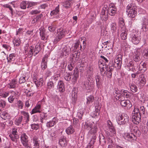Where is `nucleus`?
I'll return each instance as SVG.
<instances>
[{
  "label": "nucleus",
  "mask_w": 148,
  "mask_h": 148,
  "mask_svg": "<svg viewBox=\"0 0 148 148\" xmlns=\"http://www.w3.org/2000/svg\"><path fill=\"white\" fill-rule=\"evenodd\" d=\"M116 121L118 124L120 125H123L127 123L129 121V117L126 114H117L116 117Z\"/></svg>",
  "instance_id": "obj_1"
},
{
  "label": "nucleus",
  "mask_w": 148,
  "mask_h": 148,
  "mask_svg": "<svg viewBox=\"0 0 148 148\" xmlns=\"http://www.w3.org/2000/svg\"><path fill=\"white\" fill-rule=\"evenodd\" d=\"M141 116V113H140L139 109L137 108H135L132 114V121L136 124H138L140 121Z\"/></svg>",
  "instance_id": "obj_2"
},
{
  "label": "nucleus",
  "mask_w": 148,
  "mask_h": 148,
  "mask_svg": "<svg viewBox=\"0 0 148 148\" xmlns=\"http://www.w3.org/2000/svg\"><path fill=\"white\" fill-rule=\"evenodd\" d=\"M71 46L68 44L62 45L60 49V52L61 56L65 57L68 56L71 53Z\"/></svg>",
  "instance_id": "obj_3"
},
{
  "label": "nucleus",
  "mask_w": 148,
  "mask_h": 148,
  "mask_svg": "<svg viewBox=\"0 0 148 148\" xmlns=\"http://www.w3.org/2000/svg\"><path fill=\"white\" fill-rule=\"evenodd\" d=\"M126 12L128 13V16L131 18H134L135 17L137 12L133 8V7H131L129 5L127 6Z\"/></svg>",
  "instance_id": "obj_4"
},
{
  "label": "nucleus",
  "mask_w": 148,
  "mask_h": 148,
  "mask_svg": "<svg viewBox=\"0 0 148 148\" xmlns=\"http://www.w3.org/2000/svg\"><path fill=\"white\" fill-rule=\"evenodd\" d=\"M21 138V142L23 146L26 148H30L28 143V137L25 134H23Z\"/></svg>",
  "instance_id": "obj_5"
},
{
  "label": "nucleus",
  "mask_w": 148,
  "mask_h": 148,
  "mask_svg": "<svg viewBox=\"0 0 148 148\" xmlns=\"http://www.w3.org/2000/svg\"><path fill=\"white\" fill-rule=\"evenodd\" d=\"M130 128L131 132L135 133L136 136H139L140 135V132L136 126L131 125L130 126Z\"/></svg>",
  "instance_id": "obj_6"
},
{
  "label": "nucleus",
  "mask_w": 148,
  "mask_h": 148,
  "mask_svg": "<svg viewBox=\"0 0 148 148\" xmlns=\"http://www.w3.org/2000/svg\"><path fill=\"white\" fill-rule=\"evenodd\" d=\"M59 143L61 146L64 147L66 146L67 144L66 138L64 136H61L59 140Z\"/></svg>",
  "instance_id": "obj_7"
},
{
  "label": "nucleus",
  "mask_w": 148,
  "mask_h": 148,
  "mask_svg": "<svg viewBox=\"0 0 148 148\" xmlns=\"http://www.w3.org/2000/svg\"><path fill=\"white\" fill-rule=\"evenodd\" d=\"M95 110L92 114L91 115L93 117L95 118L96 117L98 116L100 113V110L101 108V106H95Z\"/></svg>",
  "instance_id": "obj_8"
},
{
  "label": "nucleus",
  "mask_w": 148,
  "mask_h": 148,
  "mask_svg": "<svg viewBox=\"0 0 148 148\" xmlns=\"http://www.w3.org/2000/svg\"><path fill=\"white\" fill-rule=\"evenodd\" d=\"M142 29L143 31L145 32L147 30V24L148 23V20L145 18H143L142 21Z\"/></svg>",
  "instance_id": "obj_9"
},
{
  "label": "nucleus",
  "mask_w": 148,
  "mask_h": 148,
  "mask_svg": "<svg viewBox=\"0 0 148 148\" xmlns=\"http://www.w3.org/2000/svg\"><path fill=\"white\" fill-rule=\"evenodd\" d=\"M65 35V32L62 28H60L57 30L56 34L57 37H59L61 39L64 37Z\"/></svg>",
  "instance_id": "obj_10"
},
{
  "label": "nucleus",
  "mask_w": 148,
  "mask_h": 148,
  "mask_svg": "<svg viewBox=\"0 0 148 148\" xmlns=\"http://www.w3.org/2000/svg\"><path fill=\"white\" fill-rule=\"evenodd\" d=\"M93 124V123L89 121H87L85 122L84 125L85 129L88 131H89L92 127V125Z\"/></svg>",
  "instance_id": "obj_11"
},
{
  "label": "nucleus",
  "mask_w": 148,
  "mask_h": 148,
  "mask_svg": "<svg viewBox=\"0 0 148 148\" xmlns=\"http://www.w3.org/2000/svg\"><path fill=\"white\" fill-rule=\"evenodd\" d=\"M75 53V54L72 53L71 57L70 58L69 61H71V62L75 63L77 61L79 58V54H77V55H76Z\"/></svg>",
  "instance_id": "obj_12"
},
{
  "label": "nucleus",
  "mask_w": 148,
  "mask_h": 148,
  "mask_svg": "<svg viewBox=\"0 0 148 148\" xmlns=\"http://www.w3.org/2000/svg\"><path fill=\"white\" fill-rule=\"evenodd\" d=\"M58 87L59 90L60 92H63L64 91V86L63 82L62 81H60L58 84Z\"/></svg>",
  "instance_id": "obj_13"
},
{
  "label": "nucleus",
  "mask_w": 148,
  "mask_h": 148,
  "mask_svg": "<svg viewBox=\"0 0 148 148\" xmlns=\"http://www.w3.org/2000/svg\"><path fill=\"white\" fill-rule=\"evenodd\" d=\"M121 57V55H118L117 58L114 60V61L115 63V64H114V65H115V64H116L117 66H121V64L122 63V58Z\"/></svg>",
  "instance_id": "obj_14"
},
{
  "label": "nucleus",
  "mask_w": 148,
  "mask_h": 148,
  "mask_svg": "<svg viewBox=\"0 0 148 148\" xmlns=\"http://www.w3.org/2000/svg\"><path fill=\"white\" fill-rule=\"evenodd\" d=\"M125 138L128 140H130L131 139H135L136 138V137L134 134L131 133L130 134H127L125 135Z\"/></svg>",
  "instance_id": "obj_15"
},
{
  "label": "nucleus",
  "mask_w": 148,
  "mask_h": 148,
  "mask_svg": "<svg viewBox=\"0 0 148 148\" xmlns=\"http://www.w3.org/2000/svg\"><path fill=\"white\" fill-rule=\"evenodd\" d=\"M41 50V46L40 43H37L35 46L34 49V52L35 53L34 54V56H36Z\"/></svg>",
  "instance_id": "obj_16"
},
{
  "label": "nucleus",
  "mask_w": 148,
  "mask_h": 148,
  "mask_svg": "<svg viewBox=\"0 0 148 148\" xmlns=\"http://www.w3.org/2000/svg\"><path fill=\"white\" fill-rule=\"evenodd\" d=\"M131 93L128 91L125 90H121V95L123 96L124 97L129 98L130 97Z\"/></svg>",
  "instance_id": "obj_17"
},
{
  "label": "nucleus",
  "mask_w": 148,
  "mask_h": 148,
  "mask_svg": "<svg viewBox=\"0 0 148 148\" xmlns=\"http://www.w3.org/2000/svg\"><path fill=\"white\" fill-rule=\"evenodd\" d=\"M139 79H140V83L145 85L146 82V77L145 76V75L143 74H141L139 76Z\"/></svg>",
  "instance_id": "obj_18"
},
{
  "label": "nucleus",
  "mask_w": 148,
  "mask_h": 148,
  "mask_svg": "<svg viewBox=\"0 0 148 148\" xmlns=\"http://www.w3.org/2000/svg\"><path fill=\"white\" fill-rule=\"evenodd\" d=\"M34 81L37 87H38L42 85L43 80L42 78H40L39 79V80H37L36 79H34Z\"/></svg>",
  "instance_id": "obj_19"
},
{
  "label": "nucleus",
  "mask_w": 148,
  "mask_h": 148,
  "mask_svg": "<svg viewBox=\"0 0 148 148\" xmlns=\"http://www.w3.org/2000/svg\"><path fill=\"white\" fill-rule=\"evenodd\" d=\"M132 42L134 44H137L139 42V38L135 35L132 36Z\"/></svg>",
  "instance_id": "obj_20"
},
{
  "label": "nucleus",
  "mask_w": 148,
  "mask_h": 148,
  "mask_svg": "<svg viewBox=\"0 0 148 148\" xmlns=\"http://www.w3.org/2000/svg\"><path fill=\"white\" fill-rule=\"evenodd\" d=\"M1 117L4 120H8L10 119V116L8 113L5 112H2L1 115Z\"/></svg>",
  "instance_id": "obj_21"
},
{
  "label": "nucleus",
  "mask_w": 148,
  "mask_h": 148,
  "mask_svg": "<svg viewBox=\"0 0 148 148\" xmlns=\"http://www.w3.org/2000/svg\"><path fill=\"white\" fill-rule=\"evenodd\" d=\"M34 47L32 46L29 47V51H25V53L26 55H27V56L29 57H31L33 56V49Z\"/></svg>",
  "instance_id": "obj_22"
},
{
  "label": "nucleus",
  "mask_w": 148,
  "mask_h": 148,
  "mask_svg": "<svg viewBox=\"0 0 148 148\" xmlns=\"http://www.w3.org/2000/svg\"><path fill=\"white\" fill-rule=\"evenodd\" d=\"M66 132L67 134H73L75 132V130L73 126L70 125L66 129Z\"/></svg>",
  "instance_id": "obj_23"
},
{
  "label": "nucleus",
  "mask_w": 148,
  "mask_h": 148,
  "mask_svg": "<svg viewBox=\"0 0 148 148\" xmlns=\"http://www.w3.org/2000/svg\"><path fill=\"white\" fill-rule=\"evenodd\" d=\"M73 75V79L75 81L77 80L79 75V72L78 71L77 68H75L74 70Z\"/></svg>",
  "instance_id": "obj_24"
},
{
  "label": "nucleus",
  "mask_w": 148,
  "mask_h": 148,
  "mask_svg": "<svg viewBox=\"0 0 148 148\" xmlns=\"http://www.w3.org/2000/svg\"><path fill=\"white\" fill-rule=\"evenodd\" d=\"M142 55L144 58L146 59H148V49H144L142 51Z\"/></svg>",
  "instance_id": "obj_25"
},
{
  "label": "nucleus",
  "mask_w": 148,
  "mask_h": 148,
  "mask_svg": "<svg viewBox=\"0 0 148 148\" xmlns=\"http://www.w3.org/2000/svg\"><path fill=\"white\" fill-rule=\"evenodd\" d=\"M105 69L106 71L105 73H106L108 77L110 78L111 77V69L110 68V66H108L107 67L106 66Z\"/></svg>",
  "instance_id": "obj_26"
},
{
  "label": "nucleus",
  "mask_w": 148,
  "mask_h": 148,
  "mask_svg": "<svg viewBox=\"0 0 148 148\" xmlns=\"http://www.w3.org/2000/svg\"><path fill=\"white\" fill-rule=\"evenodd\" d=\"M95 79L97 86L99 88L101 84V79L99 76L97 75L95 77Z\"/></svg>",
  "instance_id": "obj_27"
},
{
  "label": "nucleus",
  "mask_w": 148,
  "mask_h": 148,
  "mask_svg": "<svg viewBox=\"0 0 148 148\" xmlns=\"http://www.w3.org/2000/svg\"><path fill=\"white\" fill-rule=\"evenodd\" d=\"M99 142L100 144L102 145H104L106 141L104 139V137L102 134H100L99 136Z\"/></svg>",
  "instance_id": "obj_28"
},
{
  "label": "nucleus",
  "mask_w": 148,
  "mask_h": 148,
  "mask_svg": "<svg viewBox=\"0 0 148 148\" xmlns=\"http://www.w3.org/2000/svg\"><path fill=\"white\" fill-rule=\"evenodd\" d=\"M16 79L12 80L9 84V87L11 88H14L16 87Z\"/></svg>",
  "instance_id": "obj_29"
},
{
  "label": "nucleus",
  "mask_w": 148,
  "mask_h": 148,
  "mask_svg": "<svg viewBox=\"0 0 148 148\" xmlns=\"http://www.w3.org/2000/svg\"><path fill=\"white\" fill-rule=\"evenodd\" d=\"M135 55H134L133 57V60L136 62H138L140 60V58L139 56L140 54H138L137 51H136V52L135 53Z\"/></svg>",
  "instance_id": "obj_30"
},
{
  "label": "nucleus",
  "mask_w": 148,
  "mask_h": 148,
  "mask_svg": "<svg viewBox=\"0 0 148 148\" xmlns=\"http://www.w3.org/2000/svg\"><path fill=\"white\" fill-rule=\"evenodd\" d=\"M97 131V126H94L93 127L91 128V130L89 131V132L91 134H95Z\"/></svg>",
  "instance_id": "obj_31"
},
{
  "label": "nucleus",
  "mask_w": 148,
  "mask_h": 148,
  "mask_svg": "<svg viewBox=\"0 0 148 148\" xmlns=\"http://www.w3.org/2000/svg\"><path fill=\"white\" fill-rule=\"evenodd\" d=\"M59 5H58L56 7V8L55 10L51 11L50 14L51 16L56 14L59 12Z\"/></svg>",
  "instance_id": "obj_32"
},
{
  "label": "nucleus",
  "mask_w": 148,
  "mask_h": 148,
  "mask_svg": "<svg viewBox=\"0 0 148 148\" xmlns=\"http://www.w3.org/2000/svg\"><path fill=\"white\" fill-rule=\"evenodd\" d=\"M56 123V121L51 120L47 123L46 126L47 127H50L53 126Z\"/></svg>",
  "instance_id": "obj_33"
},
{
  "label": "nucleus",
  "mask_w": 148,
  "mask_h": 148,
  "mask_svg": "<svg viewBox=\"0 0 148 148\" xmlns=\"http://www.w3.org/2000/svg\"><path fill=\"white\" fill-rule=\"evenodd\" d=\"M74 48L76 50H81L82 49V45L80 44L79 42L78 41L75 43Z\"/></svg>",
  "instance_id": "obj_34"
},
{
  "label": "nucleus",
  "mask_w": 148,
  "mask_h": 148,
  "mask_svg": "<svg viewBox=\"0 0 148 148\" xmlns=\"http://www.w3.org/2000/svg\"><path fill=\"white\" fill-rule=\"evenodd\" d=\"M15 136H14L12 134L9 135V136L13 141L16 142L17 139L19 138V136L18 135H16Z\"/></svg>",
  "instance_id": "obj_35"
},
{
  "label": "nucleus",
  "mask_w": 148,
  "mask_h": 148,
  "mask_svg": "<svg viewBox=\"0 0 148 148\" xmlns=\"http://www.w3.org/2000/svg\"><path fill=\"white\" fill-rule=\"evenodd\" d=\"M12 95H11L8 98V101L10 103H12L15 97L16 93L14 92H12Z\"/></svg>",
  "instance_id": "obj_36"
},
{
  "label": "nucleus",
  "mask_w": 148,
  "mask_h": 148,
  "mask_svg": "<svg viewBox=\"0 0 148 148\" xmlns=\"http://www.w3.org/2000/svg\"><path fill=\"white\" fill-rule=\"evenodd\" d=\"M77 92L75 90H73L72 92V96L73 101H75L77 98Z\"/></svg>",
  "instance_id": "obj_37"
},
{
  "label": "nucleus",
  "mask_w": 148,
  "mask_h": 148,
  "mask_svg": "<svg viewBox=\"0 0 148 148\" xmlns=\"http://www.w3.org/2000/svg\"><path fill=\"white\" fill-rule=\"evenodd\" d=\"M34 146L36 148H39V143L38 139L36 138H34L33 140Z\"/></svg>",
  "instance_id": "obj_38"
},
{
  "label": "nucleus",
  "mask_w": 148,
  "mask_h": 148,
  "mask_svg": "<svg viewBox=\"0 0 148 148\" xmlns=\"http://www.w3.org/2000/svg\"><path fill=\"white\" fill-rule=\"evenodd\" d=\"M142 64L140 66L139 68L140 70H143L145 71L147 70L146 64L145 63H142L141 62L140 64Z\"/></svg>",
  "instance_id": "obj_39"
},
{
  "label": "nucleus",
  "mask_w": 148,
  "mask_h": 148,
  "mask_svg": "<svg viewBox=\"0 0 148 148\" xmlns=\"http://www.w3.org/2000/svg\"><path fill=\"white\" fill-rule=\"evenodd\" d=\"M130 88L132 91L134 92H136L138 90L137 86L134 84H131Z\"/></svg>",
  "instance_id": "obj_40"
},
{
  "label": "nucleus",
  "mask_w": 148,
  "mask_h": 148,
  "mask_svg": "<svg viewBox=\"0 0 148 148\" xmlns=\"http://www.w3.org/2000/svg\"><path fill=\"white\" fill-rule=\"evenodd\" d=\"M121 92L119 90H117L116 91L115 93L116 94H117L116 95H115L114 94V96L117 99H119L121 97Z\"/></svg>",
  "instance_id": "obj_41"
},
{
  "label": "nucleus",
  "mask_w": 148,
  "mask_h": 148,
  "mask_svg": "<svg viewBox=\"0 0 148 148\" xmlns=\"http://www.w3.org/2000/svg\"><path fill=\"white\" fill-rule=\"evenodd\" d=\"M70 73L64 74V77L65 79L67 81H69L71 79V75Z\"/></svg>",
  "instance_id": "obj_42"
},
{
  "label": "nucleus",
  "mask_w": 148,
  "mask_h": 148,
  "mask_svg": "<svg viewBox=\"0 0 148 148\" xmlns=\"http://www.w3.org/2000/svg\"><path fill=\"white\" fill-rule=\"evenodd\" d=\"M40 35L41 36V39L42 40H45L47 39L45 34L43 31H40Z\"/></svg>",
  "instance_id": "obj_43"
},
{
  "label": "nucleus",
  "mask_w": 148,
  "mask_h": 148,
  "mask_svg": "<svg viewBox=\"0 0 148 148\" xmlns=\"http://www.w3.org/2000/svg\"><path fill=\"white\" fill-rule=\"evenodd\" d=\"M71 62V61H69V63H70L68 64V68L69 70L70 71H71L73 69L75 66L74 64L75 63Z\"/></svg>",
  "instance_id": "obj_44"
},
{
  "label": "nucleus",
  "mask_w": 148,
  "mask_h": 148,
  "mask_svg": "<svg viewBox=\"0 0 148 148\" xmlns=\"http://www.w3.org/2000/svg\"><path fill=\"white\" fill-rule=\"evenodd\" d=\"M140 113H141V114H143L144 115V117L145 118H146L147 116V115L146 116L145 115V109L144 106H140Z\"/></svg>",
  "instance_id": "obj_45"
},
{
  "label": "nucleus",
  "mask_w": 148,
  "mask_h": 148,
  "mask_svg": "<svg viewBox=\"0 0 148 148\" xmlns=\"http://www.w3.org/2000/svg\"><path fill=\"white\" fill-rule=\"evenodd\" d=\"M90 82L89 80L87 79L86 81L84 83V87L88 89H89V87L90 86Z\"/></svg>",
  "instance_id": "obj_46"
},
{
  "label": "nucleus",
  "mask_w": 148,
  "mask_h": 148,
  "mask_svg": "<svg viewBox=\"0 0 148 148\" xmlns=\"http://www.w3.org/2000/svg\"><path fill=\"white\" fill-rule=\"evenodd\" d=\"M26 1H23L21 2L20 4V6L21 8L22 9H25L26 8V4L27 3Z\"/></svg>",
  "instance_id": "obj_47"
},
{
  "label": "nucleus",
  "mask_w": 148,
  "mask_h": 148,
  "mask_svg": "<svg viewBox=\"0 0 148 148\" xmlns=\"http://www.w3.org/2000/svg\"><path fill=\"white\" fill-rule=\"evenodd\" d=\"M130 101L129 100H121V104L122 106H126L128 103H129Z\"/></svg>",
  "instance_id": "obj_48"
},
{
  "label": "nucleus",
  "mask_w": 148,
  "mask_h": 148,
  "mask_svg": "<svg viewBox=\"0 0 148 148\" xmlns=\"http://www.w3.org/2000/svg\"><path fill=\"white\" fill-rule=\"evenodd\" d=\"M112 134L113 133V136H114V139L115 140L116 139V131L115 128H114V127L112 125Z\"/></svg>",
  "instance_id": "obj_49"
},
{
  "label": "nucleus",
  "mask_w": 148,
  "mask_h": 148,
  "mask_svg": "<svg viewBox=\"0 0 148 148\" xmlns=\"http://www.w3.org/2000/svg\"><path fill=\"white\" fill-rule=\"evenodd\" d=\"M27 4L28 5L27 8H29L34 5H37V3L36 2H27Z\"/></svg>",
  "instance_id": "obj_50"
},
{
  "label": "nucleus",
  "mask_w": 148,
  "mask_h": 148,
  "mask_svg": "<svg viewBox=\"0 0 148 148\" xmlns=\"http://www.w3.org/2000/svg\"><path fill=\"white\" fill-rule=\"evenodd\" d=\"M15 57V55L14 53L11 54L10 55L9 57H7L8 61L10 62L13 59V57Z\"/></svg>",
  "instance_id": "obj_51"
},
{
  "label": "nucleus",
  "mask_w": 148,
  "mask_h": 148,
  "mask_svg": "<svg viewBox=\"0 0 148 148\" xmlns=\"http://www.w3.org/2000/svg\"><path fill=\"white\" fill-rule=\"evenodd\" d=\"M23 118L22 116L19 117L17 120H16L15 124L18 125H19L21 123Z\"/></svg>",
  "instance_id": "obj_52"
},
{
  "label": "nucleus",
  "mask_w": 148,
  "mask_h": 148,
  "mask_svg": "<svg viewBox=\"0 0 148 148\" xmlns=\"http://www.w3.org/2000/svg\"><path fill=\"white\" fill-rule=\"evenodd\" d=\"M20 42L19 39H15L13 42L14 45L17 47L19 45Z\"/></svg>",
  "instance_id": "obj_53"
},
{
  "label": "nucleus",
  "mask_w": 148,
  "mask_h": 148,
  "mask_svg": "<svg viewBox=\"0 0 148 148\" xmlns=\"http://www.w3.org/2000/svg\"><path fill=\"white\" fill-rule=\"evenodd\" d=\"M47 86L48 88L51 89L54 87L53 83L52 81H50L47 83Z\"/></svg>",
  "instance_id": "obj_54"
},
{
  "label": "nucleus",
  "mask_w": 148,
  "mask_h": 148,
  "mask_svg": "<svg viewBox=\"0 0 148 148\" xmlns=\"http://www.w3.org/2000/svg\"><path fill=\"white\" fill-rule=\"evenodd\" d=\"M93 99V97L92 96L90 95L87 98V103L89 104L90 102L92 101Z\"/></svg>",
  "instance_id": "obj_55"
},
{
  "label": "nucleus",
  "mask_w": 148,
  "mask_h": 148,
  "mask_svg": "<svg viewBox=\"0 0 148 148\" xmlns=\"http://www.w3.org/2000/svg\"><path fill=\"white\" fill-rule=\"evenodd\" d=\"M116 30V25L115 23H113L112 24V31L113 30L112 32V33H114Z\"/></svg>",
  "instance_id": "obj_56"
},
{
  "label": "nucleus",
  "mask_w": 148,
  "mask_h": 148,
  "mask_svg": "<svg viewBox=\"0 0 148 148\" xmlns=\"http://www.w3.org/2000/svg\"><path fill=\"white\" fill-rule=\"evenodd\" d=\"M18 107L20 109H22L23 106L22 102L20 100L18 101L17 102Z\"/></svg>",
  "instance_id": "obj_57"
},
{
  "label": "nucleus",
  "mask_w": 148,
  "mask_h": 148,
  "mask_svg": "<svg viewBox=\"0 0 148 148\" xmlns=\"http://www.w3.org/2000/svg\"><path fill=\"white\" fill-rule=\"evenodd\" d=\"M6 103V102L3 100H0V107H2V108H3L5 107Z\"/></svg>",
  "instance_id": "obj_58"
},
{
  "label": "nucleus",
  "mask_w": 148,
  "mask_h": 148,
  "mask_svg": "<svg viewBox=\"0 0 148 148\" xmlns=\"http://www.w3.org/2000/svg\"><path fill=\"white\" fill-rule=\"evenodd\" d=\"M127 33H121V37L122 40H125L127 38Z\"/></svg>",
  "instance_id": "obj_59"
},
{
  "label": "nucleus",
  "mask_w": 148,
  "mask_h": 148,
  "mask_svg": "<svg viewBox=\"0 0 148 148\" xmlns=\"http://www.w3.org/2000/svg\"><path fill=\"white\" fill-rule=\"evenodd\" d=\"M47 62H41V66L43 69H45L47 67Z\"/></svg>",
  "instance_id": "obj_60"
},
{
  "label": "nucleus",
  "mask_w": 148,
  "mask_h": 148,
  "mask_svg": "<svg viewBox=\"0 0 148 148\" xmlns=\"http://www.w3.org/2000/svg\"><path fill=\"white\" fill-rule=\"evenodd\" d=\"M63 5L65 8H68L70 7V3L69 1H66L64 3Z\"/></svg>",
  "instance_id": "obj_61"
},
{
  "label": "nucleus",
  "mask_w": 148,
  "mask_h": 148,
  "mask_svg": "<svg viewBox=\"0 0 148 148\" xmlns=\"http://www.w3.org/2000/svg\"><path fill=\"white\" fill-rule=\"evenodd\" d=\"M39 127L38 125L36 124H32L31 125V128L33 129L37 130Z\"/></svg>",
  "instance_id": "obj_62"
},
{
  "label": "nucleus",
  "mask_w": 148,
  "mask_h": 148,
  "mask_svg": "<svg viewBox=\"0 0 148 148\" xmlns=\"http://www.w3.org/2000/svg\"><path fill=\"white\" fill-rule=\"evenodd\" d=\"M22 113L24 116L27 117V121H29V116L28 113L25 111L22 112Z\"/></svg>",
  "instance_id": "obj_63"
},
{
  "label": "nucleus",
  "mask_w": 148,
  "mask_h": 148,
  "mask_svg": "<svg viewBox=\"0 0 148 148\" xmlns=\"http://www.w3.org/2000/svg\"><path fill=\"white\" fill-rule=\"evenodd\" d=\"M100 17L102 20L106 21L108 18V15L107 14L106 15L105 14L102 16H100Z\"/></svg>",
  "instance_id": "obj_64"
}]
</instances>
